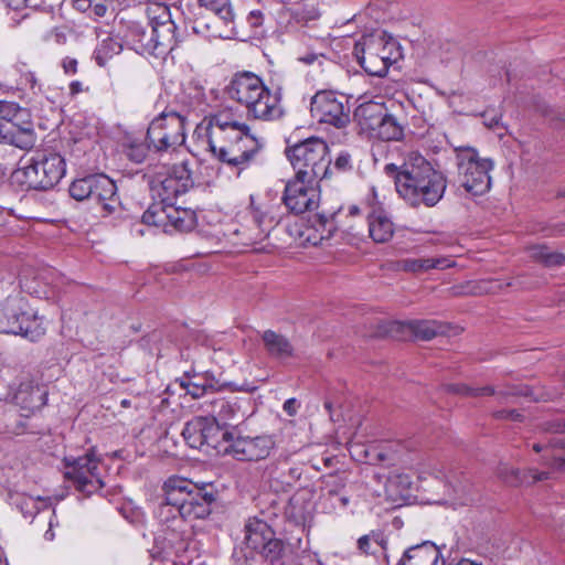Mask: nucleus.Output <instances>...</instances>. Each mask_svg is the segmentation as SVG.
<instances>
[{
	"label": "nucleus",
	"instance_id": "obj_1",
	"mask_svg": "<svg viewBox=\"0 0 565 565\" xmlns=\"http://www.w3.org/2000/svg\"><path fill=\"white\" fill-rule=\"evenodd\" d=\"M212 484L195 483L172 476L163 486V500L156 510V518L163 526V540L171 548H184L188 522L207 518L215 501Z\"/></svg>",
	"mask_w": 565,
	"mask_h": 565
},
{
	"label": "nucleus",
	"instance_id": "obj_2",
	"mask_svg": "<svg viewBox=\"0 0 565 565\" xmlns=\"http://www.w3.org/2000/svg\"><path fill=\"white\" fill-rule=\"evenodd\" d=\"M205 131L213 156L238 172L255 162L264 147L246 124L233 119L226 113L212 116Z\"/></svg>",
	"mask_w": 565,
	"mask_h": 565
},
{
	"label": "nucleus",
	"instance_id": "obj_3",
	"mask_svg": "<svg viewBox=\"0 0 565 565\" xmlns=\"http://www.w3.org/2000/svg\"><path fill=\"white\" fill-rule=\"evenodd\" d=\"M384 172L394 180L399 196L414 207L435 206L447 189L445 174L416 152L409 153L401 166L385 164Z\"/></svg>",
	"mask_w": 565,
	"mask_h": 565
},
{
	"label": "nucleus",
	"instance_id": "obj_4",
	"mask_svg": "<svg viewBox=\"0 0 565 565\" xmlns=\"http://www.w3.org/2000/svg\"><path fill=\"white\" fill-rule=\"evenodd\" d=\"M231 99L244 105L247 115L254 119L271 121L282 114L280 96L271 93L262 78L252 72L236 74L227 86Z\"/></svg>",
	"mask_w": 565,
	"mask_h": 565
},
{
	"label": "nucleus",
	"instance_id": "obj_5",
	"mask_svg": "<svg viewBox=\"0 0 565 565\" xmlns=\"http://www.w3.org/2000/svg\"><path fill=\"white\" fill-rule=\"evenodd\" d=\"M353 55L367 74L382 77L401 53L397 42L385 32L379 31L364 34L356 41Z\"/></svg>",
	"mask_w": 565,
	"mask_h": 565
},
{
	"label": "nucleus",
	"instance_id": "obj_6",
	"mask_svg": "<svg viewBox=\"0 0 565 565\" xmlns=\"http://www.w3.org/2000/svg\"><path fill=\"white\" fill-rule=\"evenodd\" d=\"M286 156L295 175L322 181L330 172L329 146L321 138L311 137L289 146Z\"/></svg>",
	"mask_w": 565,
	"mask_h": 565
},
{
	"label": "nucleus",
	"instance_id": "obj_7",
	"mask_svg": "<svg viewBox=\"0 0 565 565\" xmlns=\"http://www.w3.org/2000/svg\"><path fill=\"white\" fill-rule=\"evenodd\" d=\"M65 172V160L60 153H38L12 173V180L23 190L46 191L54 188Z\"/></svg>",
	"mask_w": 565,
	"mask_h": 565
},
{
	"label": "nucleus",
	"instance_id": "obj_8",
	"mask_svg": "<svg viewBox=\"0 0 565 565\" xmlns=\"http://www.w3.org/2000/svg\"><path fill=\"white\" fill-rule=\"evenodd\" d=\"M0 142L22 150H30L36 143L30 114L18 103L0 100Z\"/></svg>",
	"mask_w": 565,
	"mask_h": 565
},
{
	"label": "nucleus",
	"instance_id": "obj_9",
	"mask_svg": "<svg viewBox=\"0 0 565 565\" xmlns=\"http://www.w3.org/2000/svg\"><path fill=\"white\" fill-rule=\"evenodd\" d=\"M458 178L461 186L472 195H482L491 188L490 171L494 163L489 158H481L472 147L456 149Z\"/></svg>",
	"mask_w": 565,
	"mask_h": 565
},
{
	"label": "nucleus",
	"instance_id": "obj_10",
	"mask_svg": "<svg viewBox=\"0 0 565 565\" xmlns=\"http://www.w3.org/2000/svg\"><path fill=\"white\" fill-rule=\"evenodd\" d=\"M194 184L189 163L182 161L173 166H158L150 177V189L161 203H173L179 195L186 193Z\"/></svg>",
	"mask_w": 565,
	"mask_h": 565
},
{
	"label": "nucleus",
	"instance_id": "obj_11",
	"mask_svg": "<svg viewBox=\"0 0 565 565\" xmlns=\"http://www.w3.org/2000/svg\"><path fill=\"white\" fill-rule=\"evenodd\" d=\"M245 542L247 548L254 553L246 555V561L250 559L252 565L273 564L278 559L284 550V543L275 537L271 527L263 520L249 519L245 524Z\"/></svg>",
	"mask_w": 565,
	"mask_h": 565
},
{
	"label": "nucleus",
	"instance_id": "obj_12",
	"mask_svg": "<svg viewBox=\"0 0 565 565\" xmlns=\"http://www.w3.org/2000/svg\"><path fill=\"white\" fill-rule=\"evenodd\" d=\"M147 141L157 152L174 150L185 141V118L177 111H162L151 120Z\"/></svg>",
	"mask_w": 565,
	"mask_h": 565
},
{
	"label": "nucleus",
	"instance_id": "obj_13",
	"mask_svg": "<svg viewBox=\"0 0 565 565\" xmlns=\"http://www.w3.org/2000/svg\"><path fill=\"white\" fill-rule=\"evenodd\" d=\"M99 462L93 449L83 457H65L64 478L72 482L77 491L89 495L104 487Z\"/></svg>",
	"mask_w": 565,
	"mask_h": 565
},
{
	"label": "nucleus",
	"instance_id": "obj_14",
	"mask_svg": "<svg viewBox=\"0 0 565 565\" xmlns=\"http://www.w3.org/2000/svg\"><path fill=\"white\" fill-rule=\"evenodd\" d=\"M142 223L162 227L163 232H189L196 225V214L191 209L178 207L173 203L153 204L142 214Z\"/></svg>",
	"mask_w": 565,
	"mask_h": 565
},
{
	"label": "nucleus",
	"instance_id": "obj_15",
	"mask_svg": "<svg viewBox=\"0 0 565 565\" xmlns=\"http://www.w3.org/2000/svg\"><path fill=\"white\" fill-rule=\"evenodd\" d=\"M273 226L274 218L268 215L267 210L262 204L256 205L254 198L250 196V207L233 234L237 237V244L260 250L262 248L256 247V245L268 237Z\"/></svg>",
	"mask_w": 565,
	"mask_h": 565
},
{
	"label": "nucleus",
	"instance_id": "obj_16",
	"mask_svg": "<svg viewBox=\"0 0 565 565\" xmlns=\"http://www.w3.org/2000/svg\"><path fill=\"white\" fill-rule=\"evenodd\" d=\"M49 391L38 372L21 371L13 393V403L29 417L47 403Z\"/></svg>",
	"mask_w": 565,
	"mask_h": 565
},
{
	"label": "nucleus",
	"instance_id": "obj_17",
	"mask_svg": "<svg viewBox=\"0 0 565 565\" xmlns=\"http://www.w3.org/2000/svg\"><path fill=\"white\" fill-rule=\"evenodd\" d=\"M311 116L319 122L343 128L350 122V107L343 95L333 90L317 92L310 103Z\"/></svg>",
	"mask_w": 565,
	"mask_h": 565
},
{
	"label": "nucleus",
	"instance_id": "obj_18",
	"mask_svg": "<svg viewBox=\"0 0 565 565\" xmlns=\"http://www.w3.org/2000/svg\"><path fill=\"white\" fill-rule=\"evenodd\" d=\"M320 182L298 175L288 180L282 194V202L287 210L295 214H301L318 207Z\"/></svg>",
	"mask_w": 565,
	"mask_h": 565
},
{
	"label": "nucleus",
	"instance_id": "obj_19",
	"mask_svg": "<svg viewBox=\"0 0 565 565\" xmlns=\"http://www.w3.org/2000/svg\"><path fill=\"white\" fill-rule=\"evenodd\" d=\"M275 448V437L263 434L255 437L238 436L232 439L227 451L237 460L258 461L268 458Z\"/></svg>",
	"mask_w": 565,
	"mask_h": 565
},
{
	"label": "nucleus",
	"instance_id": "obj_20",
	"mask_svg": "<svg viewBox=\"0 0 565 565\" xmlns=\"http://www.w3.org/2000/svg\"><path fill=\"white\" fill-rule=\"evenodd\" d=\"M194 33L207 39H230L235 34V19L213 13L194 11Z\"/></svg>",
	"mask_w": 565,
	"mask_h": 565
},
{
	"label": "nucleus",
	"instance_id": "obj_21",
	"mask_svg": "<svg viewBox=\"0 0 565 565\" xmlns=\"http://www.w3.org/2000/svg\"><path fill=\"white\" fill-rule=\"evenodd\" d=\"M248 398H239L236 396L221 397L211 402V419L220 428V425H236L247 418Z\"/></svg>",
	"mask_w": 565,
	"mask_h": 565
},
{
	"label": "nucleus",
	"instance_id": "obj_22",
	"mask_svg": "<svg viewBox=\"0 0 565 565\" xmlns=\"http://www.w3.org/2000/svg\"><path fill=\"white\" fill-rule=\"evenodd\" d=\"M220 428L210 417L198 416L185 423L182 429L184 441L193 449L215 446Z\"/></svg>",
	"mask_w": 565,
	"mask_h": 565
},
{
	"label": "nucleus",
	"instance_id": "obj_23",
	"mask_svg": "<svg viewBox=\"0 0 565 565\" xmlns=\"http://www.w3.org/2000/svg\"><path fill=\"white\" fill-rule=\"evenodd\" d=\"M292 456L290 451H281L275 460L270 461L265 469L268 478L284 487H291L297 482L302 476V468L291 462Z\"/></svg>",
	"mask_w": 565,
	"mask_h": 565
},
{
	"label": "nucleus",
	"instance_id": "obj_24",
	"mask_svg": "<svg viewBox=\"0 0 565 565\" xmlns=\"http://www.w3.org/2000/svg\"><path fill=\"white\" fill-rule=\"evenodd\" d=\"M119 34L126 46L138 54L154 55L157 45L153 44L151 33L148 34L146 26L136 21H127L121 24Z\"/></svg>",
	"mask_w": 565,
	"mask_h": 565
},
{
	"label": "nucleus",
	"instance_id": "obj_25",
	"mask_svg": "<svg viewBox=\"0 0 565 565\" xmlns=\"http://www.w3.org/2000/svg\"><path fill=\"white\" fill-rule=\"evenodd\" d=\"M6 85L18 89L30 88L33 94L42 90V86L39 84L35 73L31 70L29 61L21 56H18L6 71Z\"/></svg>",
	"mask_w": 565,
	"mask_h": 565
},
{
	"label": "nucleus",
	"instance_id": "obj_26",
	"mask_svg": "<svg viewBox=\"0 0 565 565\" xmlns=\"http://www.w3.org/2000/svg\"><path fill=\"white\" fill-rule=\"evenodd\" d=\"M440 548L430 541H425L407 548L397 565H444Z\"/></svg>",
	"mask_w": 565,
	"mask_h": 565
},
{
	"label": "nucleus",
	"instance_id": "obj_27",
	"mask_svg": "<svg viewBox=\"0 0 565 565\" xmlns=\"http://www.w3.org/2000/svg\"><path fill=\"white\" fill-rule=\"evenodd\" d=\"M28 309L23 299H7L0 309V333L19 335Z\"/></svg>",
	"mask_w": 565,
	"mask_h": 565
},
{
	"label": "nucleus",
	"instance_id": "obj_28",
	"mask_svg": "<svg viewBox=\"0 0 565 565\" xmlns=\"http://www.w3.org/2000/svg\"><path fill=\"white\" fill-rule=\"evenodd\" d=\"M369 235L375 243L388 242L395 232L394 223L382 206H371L366 212Z\"/></svg>",
	"mask_w": 565,
	"mask_h": 565
},
{
	"label": "nucleus",
	"instance_id": "obj_29",
	"mask_svg": "<svg viewBox=\"0 0 565 565\" xmlns=\"http://www.w3.org/2000/svg\"><path fill=\"white\" fill-rule=\"evenodd\" d=\"M180 385L193 398H200L209 392L221 391L230 383H220V381L210 371L204 374L190 375L189 372L184 374V377L180 381Z\"/></svg>",
	"mask_w": 565,
	"mask_h": 565
},
{
	"label": "nucleus",
	"instance_id": "obj_30",
	"mask_svg": "<svg viewBox=\"0 0 565 565\" xmlns=\"http://www.w3.org/2000/svg\"><path fill=\"white\" fill-rule=\"evenodd\" d=\"M388 111V108L383 102L369 100L360 104L354 111V119L360 126L361 130L372 136V132L381 124L383 117Z\"/></svg>",
	"mask_w": 565,
	"mask_h": 565
},
{
	"label": "nucleus",
	"instance_id": "obj_31",
	"mask_svg": "<svg viewBox=\"0 0 565 565\" xmlns=\"http://www.w3.org/2000/svg\"><path fill=\"white\" fill-rule=\"evenodd\" d=\"M92 200L98 204L106 215L119 209V199L115 182L105 174H97L96 185Z\"/></svg>",
	"mask_w": 565,
	"mask_h": 565
},
{
	"label": "nucleus",
	"instance_id": "obj_32",
	"mask_svg": "<svg viewBox=\"0 0 565 565\" xmlns=\"http://www.w3.org/2000/svg\"><path fill=\"white\" fill-rule=\"evenodd\" d=\"M153 44L157 45L154 56L164 55L173 51L179 42L177 25L172 18L168 22H162L151 28Z\"/></svg>",
	"mask_w": 565,
	"mask_h": 565
},
{
	"label": "nucleus",
	"instance_id": "obj_33",
	"mask_svg": "<svg viewBox=\"0 0 565 565\" xmlns=\"http://www.w3.org/2000/svg\"><path fill=\"white\" fill-rule=\"evenodd\" d=\"M262 340L269 356L277 360H287L294 356V345L284 334L266 330Z\"/></svg>",
	"mask_w": 565,
	"mask_h": 565
},
{
	"label": "nucleus",
	"instance_id": "obj_34",
	"mask_svg": "<svg viewBox=\"0 0 565 565\" xmlns=\"http://www.w3.org/2000/svg\"><path fill=\"white\" fill-rule=\"evenodd\" d=\"M449 392L455 394L469 396V397H481V396H490L497 395L499 397H509L515 395H527V391L525 390H516V388H507V390H497L494 386L486 385L482 387H473L467 384L458 383L450 384L448 386Z\"/></svg>",
	"mask_w": 565,
	"mask_h": 565
},
{
	"label": "nucleus",
	"instance_id": "obj_35",
	"mask_svg": "<svg viewBox=\"0 0 565 565\" xmlns=\"http://www.w3.org/2000/svg\"><path fill=\"white\" fill-rule=\"evenodd\" d=\"M329 46L328 42L323 39H309L297 50V60L306 65L319 64L322 65L324 60H328Z\"/></svg>",
	"mask_w": 565,
	"mask_h": 565
},
{
	"label": "nucleus",
	"instance_id": "obj_36",
	"mask_svg": "<svg viewBox=\"0 0 565 565\" xmlns=\"http://www.w3.org/2000/svg\"><path fill=\"white\" fill-rule=\"evenodd\" d=\"M404 131L405 125L387 111L371 137L382 141H399L404 137Z\"/></svg>",
	"mask_w": 565,
	"mask_h": 565
},
{
	"label": "nucleus",
	"instance_id": "obj_37",
	"mask_svg": "<svg viewBox=\"0 0 565 565\" xmlns=\"http://www.w3.org/2000/svg\"><path fill=\"white\" fill-rule=\"evenodd\" d=\"M500 475L503 481L512 487L531 484L537 481L546 480L548 478V472H539L535 469L521 472L514 468H504Z\"/></svg>",
	"mask_w": 565,
	"mask_h": 565
},
{
	"label": "nucleus",
	"instance_id": "obj_38",
	"mask_svg": "<svg viewBox=\"0 0 565 565\" xmlns=\"http://www.w3.org/2000/svg\"><path fill=\"white\" fill-rule=\"evenodd\" d=\"M45 331L43 317H39L36 312L28 309L23 319L22 331L19 335L30 341H38L45 334Z\"/></svg>",
	"mask_w": 565,
	"mask_h": 565
},
{
	"label": "nucleus",
	"instance_id": "obj_39",
	"mask_svg": "<svg viewBox=\"0 0 565 565\" xmlns=\"http://www.w3.org/2000/svg\"><path fill=\"white\" fill-rule=\"evenodd\" d=\"M309 223H311L313 225V230L320 234L319 237L313 236V238H311L315 242H323L330 239L337 231L334 214L326 215L317 213L309 218Z\"/></svg>",
	"mask_w": 565,
	"mask_h": 565
},
{
	"label": "nucleus",
	"instance_id": "obj_40",
	"mask_svg": "<svg viewBox=\"0 0 565 565\" xmlns=\"http://www.w3.org/2000/svg\"><path fill=\"white\" fill-rule=\"evenodd\" d=\"M96 179L97 174H92L74 180L68 189L70 195L77 201L92 200Z\"/></svg>",
	"mask_w": 565,
	"mask_h": 565
},
{
	"label": "nucleus",
	"instance_id": "obj_41",
	"mask_svg": "<svg viewBox=\"0 0 565 565\" xmlns=\"http://www.w3.org/2000/svg\"><path fill=\"white\" fill-rule=\"evenodd\" d=\"M529 254L535 262L542 263L547 267L559 266L565 263V255L553 252L543 245H534L529 248Z\"/></svg>",
	"mask_w": 565,
	"mask_h": 565
},
{
	"label": "nucleus",
	"instance_id": "obj_42",
	"mask_svg": "<svg viewBox=\"0 0 565 565\" xmlns=\"http://www.w3.org/2000/svg\"><path fill=\"white\" fill-rule=\"evenodd\" d=\"M181 102L191 109H201L206 104L204 88L194 82H189L182 92Z\"/></svg>",
	"mask_w": 565,
	"mask_h": 565
},
{
	"label": "nucleus",
	"instance_id": "obj_43",
	"mask_svg": "<svg viewBox=\"0 0 565 565\" xmlns=\"http://www.w3.org/2000/svg\"><path fill=\"white\" fill-rule=\"evenodd\" d=\"M279 24L286 32H298L306 25L303 10L285 9L279 13Z\"/></svg>",
	"mask_w": 565,
	"mask_h": 565
},
{
	"label": "nucleus",
	"instance_id": "obj_44",
	"mask_svg": "<svg viewBox=\"0 0 565 565\" xmlns=\"http://www.w3.org/2000/svg\"><path fill=\"white\" fill-rule=\"evenodd\" d=\"M408 327L416 338L426 341L444 332L443 326L435 320H416Z\"/></svg>",
	"mask_w": 565,
	"mask_h": 565
},
{
	"label": "nucleus",
	"instance_id": "obj_45",
	"mask_svg": "<svg viewBox=\"0 0 565 565\" xmlns=\"http://www.w3.org/2000/svg\"><path fill=\"white\" fill-rule=\"evenodd\" d=\"M194 11L225 15L235 19L231 0H198Z\"/></svg>",
	"mask_w": 565,
	"mask_h": 565
},
{
	"label": "nucleus",
	"instance_id": "obj_46",
	"mask_svg": "<svg viewBox=\"0 0 565 565\" xmlns=\"http://www.w3.org/2000/svg\"><path fill=\"white\" fill-rule=\"evenodd\" d=\"M120 36H108L102 41L97 47V60L100 65L104 64V60L110 58L114 55L119 54L126 44L122 41V34Z\"/></svg>",
	"mask_w": 565,
	"mask_h": 565
},
{
	"label": "nucleus",
	"instance_id": "obj_47",
	"mask_svg": "<svg viewBox=\"0 0 565 565\" xmlns=\"http://www.w3.org/2000/svg\"><path fill=\"white\" fill-rule=\"evenodd\" d=\"M532 448L536 452L544 451L545 452V455L543 456V458L545 460L544 463L550 466L551 468L555 469L553 467V461H554L553 456L558 455L557 454L558 449H565V439H564V437H561V436L553 437L552 439L548 440L547 444H541V443L533 444Z\"/></svg>",
	"mask_w": 565,
	"mask_h": 565
},
{
	"label": "nucleus",
	"instance_id": "obj_48",
	"mask_svg": "<svg viewBox=\"0 0 565 565\" xmlns=\"http://www.w3.org/2000/svg\"><path fill=\"white\" fill-rule=\"evenodd\" d=\"M145 14L151 28L171 19L170 8L160 2L149 3L145 9Z\"/></svg>",
	"mask_w": 565,
	"mask_h": 565
},
{
	"label": "nucleus",
	"instance_id": "obj_49",
	"mask_svg": "<svg viewBox=\"0 0 565 565\" xmlns=\"http://www.w3.org/2000/svg\"><path fill=\"white\" fill-rule=\"evenodd\" d=\"M398 270L422 274L430 270V257L425 258H404L396 262Z\"/></svg>",
	"mask_w": 565,
	"mask_h": 565
},
{
	"label": "nucleus",
	"instance_id": "obj_50",
	"mask_svg": "<svg viewBox=\"0 0 565 565\" xmlns=\"http://www.w3.org/2000/svg\"><path fill=\"white\" fill-rule=\"evenodd\" d=\"M503 285L499 280L487 279L476 284L471 292L473 294H495L501 290Z\"/></svg>",
	"mask_w": 565,
	"mask_h": 565
},
{
	"label": "nucleus",
	"instance_id": "obj_51",
	"mask_svg": "<svg viewBox=\"0 0 565 565\" xmlns=\"http://www.w3.org/2000/svg\"><path fill=\"white\" fill-rule=\"evenodd\" d=\"M149 148H147L145 145L142 143H131L128 149H127V157L136 162V163H140L142 162L146 157H147V150Z\"/></svg>",
	"mask_w": 565,
	"mask_h": 565
},
{
	"label": "nucleus",
	"instance_id": "obj_52",
	"mask_svg": "<svg viewBox=\"0 0 565 565\" xmlns=\"http://www.w3.org/2000/svg\"><path fill=\"white\" fill-rule=\"evenodd\" d=\"M456 266V262L448 256H437V257H430V270L431 269H438V270H445L448 268H452Z\"/></svg>",
	"mask_w": 565,
	"mask_h": 565
},
{
	"label": "nucleus",
	"instance_id": "obj_53",
	"mask_svg": "<svg viewBox=\"0 0 565 565\" xmlns=\"http://www.w3.org/2000/svg\"><path fill=\"white\" fill-rule=\"evenodd\" d=\"M471 484L465 483V484H458L454 488V492L457 495V498L461 501L462 504H468L472 502V498L470 495L471 492Z\"/></svg>",
	"mask_w": 565,
	"mask_h": 565
},
{
	"label": "nucleus",
	"instance_id": "obj_54",
	"mask_svg": "<svg viewBox=\"0 0 565 565\" xmlns=\"http://www.w3.org/2000/svg\"><path fill=\"white\" fill-rule=\"evenodd\" d=\"M111 8V10H115V8L104 1L95 0L90 4L89 15H94L96 18H103L105 17L107 10Z\"/></svg>",
	"mask_w": 565,
	"mask_h": 565
},
{
	"label": "nucleus",
	"instance_id": "obj_55",
	"mask_svg": "<svg viewBox=\"0 0 565 565\" xmlns=\"http://www.w3.org/2000/svg\"><path fill=\"white\" fill-rule=\"evenodd\" d=\"M334 168L339 171H348L352 169L350 153L345 151L340 152L335 158Z\"/></svg>",
	"mask_w": 565,
	"mask_h": 565
},
{
	"label": "nucleus",
	"instance_id": "obj_56",
	"mask_svg": "<svg viewBox=\"0 0 565 565\" xmlns=\"http://www.w3.org/2000/svg\"><path fill=\"white\" fill-rule=\"evenodd\" d=\"M78 62L74 57L66 56L62 60V68L66 75H74L77 73Z\"/></svg>",
	"mask_w": 565,
	"mask_h": 565
},
{
	"label": "nucleus",
	"instance_id": "obj_57",
	"mask_svg": "<svg viewBox=\"0 0 565 565\" xmlns=\"http://www.w3.org/2000/svg\"><path fill=\"white\" fill-rule=\"evenodd\" d=\"M300 236L303 238L306 243L311 244L313 246L322 244V242H315L311 239L313 238V236H320V234L313 230V225L311 223H309V225L306 226V228L300 233Z\"/></svg>",
	"mask_w": 565,
	"mask_h": 565
},
{
	"label": "nucleus",
	"instance_id": "obj_58",
	"mask_svg": "<svg viewBox=\"0 0 565 565\" xmlns=\"http://www.w3.org/2000/svg\"><path fill=\"white\" fill-rule=\"evenodd\" d=\"M247 21L252 28H259L264 22V13L262 10H252L248 13Z\"/></svg>",
	"mask_w": 565,
	"mask_h": 565
},
{
	"label": "nucleus",
	"instance_id": "obj_59",
	"mask_svg": "<svg viewBox=\"0 0 565 565\" xmlns=\"http://www.w3.org/2000/svg\"><path fill=\"white\" fill-rule=\"evenodd\" d=\"M29 0H0V3L14 11L24 9Z\"/></svg>",
	"mask_w": 565,
	"mask_h": 565
},
{
	"label": "nucleus",
	"instance_id": "obj_60",
	"mask_svg": "<svg viewBox=\"0 0 565 565\" xmlns=\"http://www.w3.org/2000/svg\"><path fill=\"white\" fill-rule=\"evenodd\" d=\"M95 0H73L74 8L79 12H88L90 10V4Z\"/></svg>",
	"mask_w": 565,
	"mask_h": 565
},
{
	"label": "nucleus",
	"instance_id": "obj_61",
	"mask_svg": "<svg viewBox=\"0 0 565 565\" xmlns=\"http://www.w3.org/2000/svg\"><path fill=\"white\" fill-rule=\"evenodd\" d=\"M284 411L292 416L297 413L298 411V404H297V401L296 398H289L287 399L285 403H284V406H282Z\"/></svg>",
	"mask_w": 565,
	"mask_h": 565
},
{
	"label": "nucleus",
	"instance_id": "obj_62",
	"mask_svg": "<svg viewBox=\"0 0 565 565\" xmlns=\"http://www.w3.org/2000/svg\"><path fill=\"white\" fill-rule=\"evenodd\" d=\"M371 539L370 535H363L358 540V547L362 553H370Z\"/></svg>",
	"mask_w": 565,
	"mask_h": 565
},
{
	"label": "nucleus",
	"instance_id": "obj_63",
	"mask_svg": "<svg viewBox=\"0 0 565 565\" xmlns=\"http://www.w3.org/2000/svg\"><path fill=\"white\" fill-rule=\"evenodd\" d=\"M553 459V467L555 470L565 471V455H554Z\"/></svg>",
	"mask_w": 565,
	"mask_h": 565
},
{
	"label": "nucleus",
	"instance_id": "obj_64",
	"mask_svg": "<svg viewBox=\"0 0 565 565\" xmlns=\"http://www.w3.org/2000/svg\"><path fill=\"white\" fill-rule=\"evenodd\" d=\"M84 90L85 89H84V86H83L82 82H79V81L71 82V84H70V94L72 96H75V95H77V94H79V93H82Z\"/></svg>",
	"mask_w": 565,
	"mask_h": 565
}]
</instances>
